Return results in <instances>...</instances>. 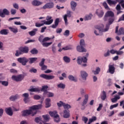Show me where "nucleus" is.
I'll return each instance as SVG.
<instances>
[{
    "label": "nucleus",
    "mask_w": 124,
    "mask_h": 124,
    "mask_svg": "<svg viewBox=\"0 0 124 124\" xmlns=\"http://www.w3.org/2000/svg\"><path fill=\"white\" fill-rule=\"evenodd\" d=\"M115 33H118V35H121V34H124V28H120L119 30V26H116L115 29Z\"/></svg>",
    "instance_id": "ddd939ff"
},
{
    "label": "nucleus",
    "mask_w": 124,
    "mask_h": 124,
    "mask_svg": "<svg viewBox=\"0 0 124 124\" xmlns=\"http://www.w3.org/2000/svg\"><path fill=\"white\" fill-rule=\"evenodd\" d=\"M121 21H124V14L118 20V22H121Z\"/></svg>",
    "instance_id": "774afa93"
},
{
    "label": "nucleus",
    "mask_w": 124,
    "mask_h": 124,
    "mask_svg": "<svg viewBox=\"0 0 124 124\" xmlns=\"http://www.w3.org/2000/svg\"><path fill=\"white\" fill-rule=\"evenodd\" d=\"M82 122H84V124H86L89 121V119L88 118H87L86 117L83 116L82 117Z\"/></svg>",
    "instance_id": "603ef678"
},
{
    "label": "nucleus",
    "mask_w": 124,
    "mask_h": 124,
    "mask_svg": "<svg viewBox=\"0 0 124 124\" xmlns=\"http://www.w3.org/2000/svg\"><path fill=\"white\" fill-rule=\"evenodd\" d=\"M108 71L110 74H114V73H115V67L114 66V64H109L108 65Z\"/></svg>",
    "instance_id": "a211bd4d"
},
{
    "label": "nucleus",
    "mask_w": 124,
    "mask_h": 124,
    "mask_svg": "<svg viewBox=\"0 0 124 124\" xmlns=\"http://www.w3.org/2000/svg\"><path fill=\"white\" fill-rule=\"evenodd\" d=\"M41 70L44 71L46 70L47 69V66L45 65H43L42 66H41Z\"/></svg>",
    "instance_id": "680f3d73"
},
{
    "label": "nucleus",
    "mask_w": 124,
    "mask_h": 124,
    "mask_svg": "<svg viewBox=\"0 0 124 124\" xmlns=\"http://www.w3.org/2000/svg\"><path fill=\"white\" fill-rule=\"evenodd\" d=\"M36 31H37V29H34L33 31H30L29 33L31 36H33L36 34Z\"/></svg>",
    "instance_id": "473e14b6"
},
{
    "label": "nucleus",
    "mask_w": 124,
    "mask_h": 124,
    "mask_svg": "<svg viewBox=\"0 0 124 124\" xmlns=\"http://www.w3.org/2000/svg\"><path fill=\"white\" fill-rule=\"evenodd\" d=\"M54 6V3L52 2L47 3L44 6H43V9H51V8H53Z\"/></svg>",
    "instance_id": "4468645a"
},
{
    "label": "nucleus",
    "mask_w": 124,
    "mask_h": 124,
    "mask_svg": "<svg viewBox=\"0 0 124 124\" xmlns=\"http://www.w3.org/2000/svg\"><path fill=\"white\" fill-rule=\"evenodd\" d=\"M28 91L29 92H40V90H39V89L37 88H31L29 89Z\"/></svg>",
    "instance_id": "4c0bfd02"
},
{
    "label": "nucleus",
    "mask_w": 124,
    "mask_h": 124,
    "mask_svg": "<svg viewBox=\"0 0 124 124\" xmlns=\"http://www.w3.org/2000/svg\"><path fill=\"white\" fill-rule=\"evenodd\" d=\"M93 73L95 75L97 74H99V72H100V68L97 67L95 71H92Z\"/></svg>",
    "instance_id": "f704fd0d"
},
{
    "label": "nucleus",
    "mask_w": 124,
    "mask_h": 124,
    "mask_svg": "<svg viewBox=\"0 0 124 124\" xmlns=\"http://www.w3.org/2000/svg\"><path fill=\"white\" fill-rule=\"evenodd\" d=\"M5 111L7 115L9 116H13V111H12V108L11 107L6 108L5 109Z\"/></svg>",
    "instance_id": "f3484780"
},
{
    "label": "nucleus",
    "mask_w": 124,
    "mask_h": 124,
    "mask_svg": "<svg viewBox=\"0 0 124 124\" xmlns=\"http://www.w3.org/2000/svg\"><path fill=\"white\" fill-rule=\"evenodd\" d=\"M116 55H123V54H124V51L116 50Z\"/></svg>",
    "instance_id": "69168bd1"
},
{
    "label": "nucleus",
    "mask_w": 124,
    "mask_h": 124,
    "mask_svg": "<svg viewBox=\"0 0 124 124\" xmlns=\"http://www.w3.org/2000/svg\"><path fill=\"white\" fill-rule=\"evenodd\" d=\"M92 17H93V15H92V14L86 16L85 18V21H87L88 20H91L92 19Z\"/></svg>",
    "instance_id": "a18cd8bd"
},
{
    "label": "nucleus",
    "mask_w": 124,
    "mask_h": 124,
    "mask_svg": "<svg viewBox=\"0 0 124 124\" xmlns=\"http://www.w3.org/2000/svg\"><path fill=\"white\" fill-rule=\"evenodd\" d=\"M96 29L98 30L99 31H102V32H105V31H107L108 30H109V27H108L107 25L106 26V28L104 30L100 29V27L97 28L96 27Z\"/></svg>",
    "instance_id": "2f4dec72"
},
{
    "label": "nucleus",
    "mask_w": 124,
    "mask_h": 124,
    "mask_svg": "<svg viewBox=\"0 0 124 124\" xmlns=\"http://www.w3.org/2000/svg\"><path fill=\"white\" fill-rule=\"evenodd\" d=\"M9 30L14 33H17L18 32V28L14 27H9Z\"/></svg>",
    "instance_id": "c85d7f7f"
},
{
    "label": "nucleus",
    "mask_w": 124,
    "mask_h": 124,
    "mask_svg": "<svg viewBox=\"0 0 124 124\" xmlns=\"http://www.w3.org/2000/svg\"><path fill=\"white\" fill-rule=\"evenodd\" d=\"M54 122H55V123H60V122H61V118H60L59 115L58 116L54 117Z\"/></svg>",
    "instance_id": "49530a36"
},
{
    "label": "nucleus",
    "mask_w": 124,
    "mask_h": 124,
    "mask_svg": "<svg viewBox=\"0 0 124 124\" xmlns=\"http://www.w3.org/2000/svg\"><path fill=\"white\" fill-rule=\"evenodd\" d=\"M42 105L39 104L37 105H34L29 108V109H26L24 110L22 112V116L23 117H27L29 115H31V116H34L36 115L37 110L39 109H41Z\"/></svg>",
    "instance_id": "f257e3e1"
},
{
    "label": "nucleus",
    "mask_w": 124,
    "mask_h": 124,
    "mask_svg": "<svg viewBox=\"0 0 124 124\" xmlns=\"http://www.w3.org/2000/svg\"><path fill=\"white\" fill-rule=\"evenodd\" d=\"M43 118L45 121H46V122L49 121V119H50L49 115L48 114L46 115H43Z\"/></svg>",
    "instance_id": "8fccbe9b"
},
{
    "label": "nucleus",
    "mask_w": 124,
    "mask_h": 124,
    "mask_svg": "<svg viewBox=\"0 0 124 124\" xmlns=\"http://www.w3.org/2000/svg\"><path fill=\"white\" fill-rule=\"evenodd\" d=\"M123 1H124V0H107V2H108V4L110 6L115 5L117 4V2H119L120 3H123Z\"/></svg>",
    "instance_id": "6e6552de"
},
{
    "label": "nucleus",
    "mask_w": 124,
    "mask_h": 124,
    "mask_svg": "<svg viewBox=\"0 0 124 124\" xmlns=\"http://www.w3.org/2000/svg\"><path fill=\"white\" fill-rule=\"evenodd\" d=\"M87 103H88V101H87L86 100H83L82 104V107L81 108V109L82 110H84L85 109V105H86V104H87Z\"/></svg>",
    "instance_id": "c03bdc74"
},
{
    "label": "nucleus",
    "mask_w": 124,
    "mask_h": 124,
    "mask_svg": "<svg viewBox=\"0 0 124 124\" xmlns=\"http://www.w3.org/2000/svg\"><path fill=\"white\" fill-rule=\"evenodd\" d=\"M106 97H107V95L106 94V92L103 91L102 92V95L101 96V98L102 100H105L106 99Z\"/></svg>",
    "instance_id": "72a5a7b5"
},
{
    "label": "nucleus",
    "mask_w": 124,
    "mask_h": 124,
    "mask_svg": "<svg viewBox=\"0 0 124 124\" xmlns=\"http://www.w3.org/2000/svg\"><path fill=\"white\" fill-rule=\"evenodd\" d=\"M11 13L12 15H15V14H16V10L14 9H12L11 10Z\"/></svg>",
    "instance_id": "e2e57ef3"
},
{
    "label": "nucleus",
    "mask_w": 124,
    "mask_h": 124,
    "mask_svg": "<svg viewBox=\"0 0 124 124\" xmlns=\"http://www.w3.org/2000/svg\"><path fill=\"white\" fill-rule=\"evenodd\" d=\"M63 117L65 119H68V118H69V117H70V113H69V111H67L66 109H65L63 111Z\"/></svg>",
    "instance_id": "4be33fe9"
},
{
    "label": "nucleus",
    "mask_w": 124,
    "mask_h": 124,
    "mask_svg": "<svg viewBox=\"0 0 124 124\" xmlns=\"http://www.w3.org/2000/svg\"><path fill=\"white\" fill-rule=\"evenodd\" d=\"M63 59L64 62H67V63L70 62V58L67 56H64Z\"/></svg>",
    "instance_id": "e433bc0d"
},
{
    "label": "nucleus",
    "mask_w": 124,
    "mask_h": 124,
    "mask_svg": "<svg viewBox=\"0 0 124 124\" xmlns=\"http://www.w3.org/2000/svg\"><path fill=\"white\" fill-rule=\"evenodd\" d=\"M84 47H85V41L84 39H81L80 41V46H78L77 47V50L78 52H80L81 53L86 52L87 49L84 48Z\"/></svg>",
    "instance_id": "39448f33"
},
{
    "label": "nucleus",
    "mask_w": 124,
    "mask_h": 124,
    "mask_svg": "<svg viewBox=\"0 0 124 124\" xmlns=\"http://www.w3.org/2000/svg\"><path fill=\"white\" fill-rule=\"evenodd\" d=\"M117 50L115 49H111L109 51V53L112 54V55H114V54H116Z\"/></svg>",
    "instance_id": "0e129e2a"
},
{
    "label": "nucleus",
    "mask_w": 124,
    "mask_h": 124,
    "mask_svg": "<svg viewBox=\"0 0 124 124\" xmlns=\"http://www.w3.org/2000/svg\"><path fill=\"white\" fill-rule=\"evenodd\" d=\"M17 62L21 63L22 65L25 66L29 62V59L26 57H20L17 59Z\"/></svg>",
    "instance_id": "0eeeda50"
},
{
    "label": "nucleus",
    "mask_w": 124,
    "mask_h": 124,
    "mask_svg": "<svg viewBox=\"0 0 124 124\" xmlns=\"http://www.w3.org/2000/svg\"><path fill=\"white\" fill-rule=\"evenodd\" d=\"M1 83L2 86H4V87H7L8 86V81H1L0 80V83Z\"/></svg>",
    "instance_id": "a19ab883"
},
{
    "label": "nucleus",
    "mask_w": 124,
    "mask_h": 124,
    "mask_svg": "<svg viewBox=\"0 0 124 124\" xmlns=\"http://www.w3.org/2000/svg\"><path fill=\"white\" fill-rule=\"evenodd\" d=\"M47 95V97H53L54 96V94L51 92H47L46 93Z\"/></svg>",
    "instance_id": "5fc2aeb1"
},
{
    "label": "nucleus",
    "mask_w": 124,
    "mask_h": 124,
    "mask_svg": "<svg viewBox=\"0 0 124 124\" xmlns=\"http://www.w3.org/2000/svg\"><path fill=\"white\" fill-rule=\"evenodd\" d=\"M31 3L34 6H39V5H41L43 3L38 0H34L32 1Z\"/></svg>",
    "instance_id": "6ab92c4d"
},
{
    "label": "nucleus",
    "mask_w": 124,
    "mask_h": 124,
    "mask_svg": "<svg viewBox=\"0 0 124 124\" xmlns=\"http://www.w3.org/2000/svg\"><path fill=\"white\" fill-rule=\"evenodd\" d=\"M45 62V59L43 58L42 59L41 62L39 63V66H42V65H44Z\"/></svg>",
    "instance_id": "6e6d98bb"
},
{
    "label": "nucleus",
    "mask_w": 124,
    "mask_h": 124,
    "mask_svg": "<svg viewBox=\"0 0 124 124\" xmlns=\"http://www.w3.org/2000/svg\"><path fill=\"white\" fill-rule=\"evenodd\" d=\"M96 14L98 16L99 18H102L104 15V12L102 10L98 9L96 11Z\"/></svg>",
    "instance_id": "2eb2a0df"
},
{
    "label": "nucleus",
    "mask_w": 124,
    "mask_h": 124,
    "mask_svg": "<svg viewBox=\"0 0 124 124\" xmlns=\"http://www.w3.org/2000/svg\"><path fill=\"white\" fill-rule=\"evenodd\" d=\"M52 42L49 43H46V42H43L42 45H43V47H48V46H50V45H51Z\"/></svg>",
    "instance_id": "58836bf2"
},
{
    "label": "nucleus",
    "mask_w": 124,
    "mask_h": 124,
    "mask_svg": "<svg viewBox=\"0 0 124 124\" xmlns=\"http://www.w3.org/2000/svg\"><path fill=\"white\" fill-rule=\"evenodd\" d=\"M121 99V96L118 95H116L115 96H114V97L112 98L111 100V102H112V103H116V102H117V101H118V100H119V99Z\"/></svg>",
    "instance_id": "b1692460"
},
{
    "label": "nucleus",
    "mask_w": 124,
    "mask_h": 124,
    "mask_svg": "<svg viewBox=\"0 0 124 124\" xmlns=\"http://www.w3.org/2000/svg\"><path fill=\"white\" fill-rule=\"evenodd\" d=\"M30 52L32 55H36V54L38 53V50H37V49L36 48H33L31 50Z\"/></svg>",
    "instance_id": "79ce46f5"
},
{
    "label": "nucleus",
    "mask_w": 124,
    "mask_h": 124,
    "mask_svg": "<svg viewBox=\"0 0 124 124\" xmlns=\"http://www.w3.org/2000/svg\"><path fill=\"white\" fill-rule=\"evenodd\" d=\"M103 6H104V8L106 9L107 10H110V8H109L108 4L106 1H104L103 3Z\"/></svg>",
    "instance_id": "ea45409f"
},
{
    "label": "nucleus",
    "mask_w": 124,
    "mask_h": 124,
    "mask_svg": "<svg viewBox=\"0 0 124 124\" xmlns=\"http://www.w3.org/2000/svg\"><path fill=\"white\" fill-rule=\"evenodd\" d=\"M29 72L31 73H36V72H37V70L34 69V68H32L29 70Z\"/></svg>",
    "instance_id": "864d4df0"
},
{
    "label": "nucleus",
    "mask_w": 124,
    "mask_h": 124,
    "mask_svg": "<svg viewBox=\"0 0 124 124\" xmlns=\"http://www.w3.org/2000/svg\"><path fill=\"white\" fill-rule=\"evenodd\" d=\"M70 34V31H69V30H66L65 31V32L63 33V35H64V36H69V35Z\"/></svg>",
    "instance_id": "3c124183"
},
{
    "label": "nucleus",
    "mask_w": 124,
    "mask_h": 124,
    "mask_svg": "<svg viewBox=\"0 0 124 124\" xmlns=\"http://www.w3.org/2000/svg\"><path fill=\"white\" fill-rule=\"evenodd\" d=\"M116 10H121L122 9V7H121V3H119L116 7Z\"/></svg>",
    "instance_id": "4d7b16f0"
},
{
    "label": "nucleus",
    "mask_w": 124,
    "mask_h": 124,
    "mask_svg": "<svg viewBox=\"0 0 124 124\" xmlns=\"http://www.w3.org/2000/svg\"><path fill=\"white\" fill-rule=\"evenodd\" d=\"M102 107H103V106H102V104H100L99 105V106L98 107V108H97V111H100V110H101V109L102 108Z\"/></svg>",
    "instance_id": "052dcab7"
},
{
    "label": "nucleus",
    "mask_w": 124,
    "mask_h": 124,
    "mask_svg": "<svg viewBox=\"0 0 124 124\" xmlns=\"http://www.w3.org/2000/svg\"><path fill=\"white\" fill-rule=\"evenodd\" d=\"M46 20H42V22H44L45 25H51L53 22H54V19H52V16H47L46 17Z\"/></svg>",
    "instance_id": "9d476101"
},
{
    "label": "nucleus",
    "mask_w": 124,
    "mask_h": 124,
    "mask_svg": "<svg viewBox=\"0 0 124 124\" xmlns=\"http://www.w3.org/2000/svg\"><path fill=\"white\" fill-rule=\"evenodd\" d=\"M59 23H60V18H57L55 20L54 24H53L51 26V28H52V29H56L57 26H59Z\"/></svg>",
    "instance_id": "5701e85b"
},
{
    "label": "nucleus",
    "mask_w": 124,
    "mask_h": 124,
    "mask_svg": "<svg viewBox=\"0 0 124 124\" xmlns=\"http://www.w3.org/2000/svg\"><path fill=\"white\" fill-rule=\"evenodd\" d=\"M5 15L8 16L9 15V11L6 9H4L2 11L0 10V16L2 18H4L5 17Z\"/></svg>",
    "instance_id": "f8f14e48"
},
{
    "label": "nucleus",
    "mask_w": 124,
    "mask_h": 124,
    "mask_svg": "<svg viewBox=\"0 0 124 124\" xmlns=\"http://www.w3.org/2000/svg\"><path fill=\"white\" fill-rule=\"evenodd\" d=\"M19 50H16L15 56L16 57H19V56L23 54H28L29 53V47L28 46H21L18 48Z\"/></svg>",
    "instance_id": "7ed1b4c3"
},
{
    "label": "nucleus",
    "mask_w": 124,
    "mask_h": 124,
    "mask_svg": "<svg viewBox=\"0 0 124 124\" xmlns=\"http://www.w3.org/2000/svg\"><path fill=\"white\" fill-rule=\"evenodd\" d=\"M40 77H41V78H43V79H46V80H52V79L55 78V76H54L48 75L44 74L40 75Z\"/></svg>",
    "instance_id": "9b49d317"
},
{
    "label": "nucleus",
    "mask_w": 124,
    "mask_h": 124,
    "mask_svg": "<svg viewBox=\"0 0 124 124\" xmlns=\"http://www.w3.org/2000/svg\"><path fill=\"white\" fill-rule=\"evenodd\" d=\"M63 107L65 109H67L68 110V109H69V108H71V106L68 104H65V103H64Z\"/></svg>",
    "instance_id": "37998d69"
},
{
    "label": "nucleus",
    "mask_w": 124,
    "mask_h": 124,
    "mask_svg": "<svg viewBox=\"0 0 124 124\" xmlns=\"http://www.w3.org/2000/svg\"><path fill=\"white\" fill-rule=\"evenodd\" d=\"M64 104V103L60 101L59 103H57V105L58 107H62V106L63 107V105Z\"/></svg>",
    "instance_id": "13d9d810"
},
{
    "label": "nucleus",
    "mask_w": 124,
    "mask_h": 124,
    "mask_svg": "<svg viewBox=\"0 0 124 124\" xmlns=\"http://www.w3.org/2000/svg\"><path fill=\"white\" fill-rule=\"evenodd\" d=\"M41 23H39L38 22H36L35 23V27L37 28H40V27H42L43 26H44L45 25V22H42V20L41 21Z\"/></svg>",
    "instance_id": "7c9ffc66"
},
{
    "label": "nucleus",
    "mask_w": 124,
    "mask_h": 124,
    "mask_svg": "<svg viewBox=\"0 0 124 124\" xmlns=\"http://www.w3.org/2000/svg\"><path fill=\"white\" fill-rule=\"evenodd\" d=\"M77 6V3L73 1L71 2V7L73 11H75V9Z\"/></svg>",
    "instance_id": "bb28decb"
},
{
    "label": "nucleus",
    "mask_w": 124,
    "mask_h": 124,
    "mask_svg": "<svg viewBox=\"0 0 124 124\" xmlns=\"http://www.w3.org/2000/svg\"><path fill=\"white\" fill-rule=\"evenodd\" d=\"M55 38V36H53L52 38H49L48 37H46L43 39V36H40L38 40L41 43H43V42H46V41H48L49 40H51V39H54Z\"/></svg>",
    "instance_id": "1a4fd4ad"
},
{
    "label": "nucleus",
    "mask_w": 124,
    "mask_h": 124,
    "mask_svg": "<svg viewBox=\"0 0 124 124\" xmlns=\"http://www.w3.org/2000/svg\"><path fill=\"white\" fill-rule=\"evenodd\" d=\"M68 79L70 81H73L74 82H77L78 81V79H77V78H75L72 75H69L68 76Z\"/></svg>",
    "instance_id": "c756f323"
},
{
    "label": "nucleus",
    "mask_w": 124,
    "mask_h": 124,
    "mask_svg": "<svg viewBox=\"0 0 124 124\" xmlns=\"http://www.w3.org/2000/svg\"><path fill=\"white\" fill-rule=\"evenodd\" d=\"M49 114L51 117H53V118H55L56 117H58V112L57 111H49Z\"/></svg>",
    "instance_id": "a878e982"
},
{
    "label": "nucleus",
    "mask_w": 124,
    "mask_h": 124,
    "mask_svg": "<svg viewBox=\"0 0 124 124\" xmlns=\"http://www.w3.org/2000/svg\"><path fill=\"white\" fill-rule=\"evenodd\" d=\"M57 87L60 89H64L65 88V85L62 83H60L57 85Z\"/></svg>",
    "instance_id": "09e8293b"
},
{
    "label": "nucleus",
    "mask_w": 124,
    "mask_h": 124,
    "mask_svg": "<svg viewBox=\"0 0 124 124\" xmlns=\"http://www.w3.org/2000/svg\"><path fill=\"white\" fill-rule=\"evenodd\" d=\"M33 98L36 100H38V99H40V98H41V97L38 95H35L33 97Z\"/></svg>",
    "instance_id": "bf43d9fd"
},
{
    "label": "nucleus",
    "mask_w": 124,
    "mask_h": 124,
    "mask_svg": "<svg viewBox=\"0 0 124 124\" xmlns=\"http://www.w3.org/2000/svg\"><path fill=\"white\" fill-rule=\"evenodd\" d=\"M81 77L82 80L86 81L87 80V78L88 77V73L84 71H81L80 72Z\"/></svg>",
    "instance_id": "dca6fc26"
},
{
    "label": "nucleus",
    "mask_w": 124,
    "mask_h": 124,
    "mask_svg": "<svg viewBox=\"0 0 124 124\" xmlns=\"http://www.w3.org/2000/svg\"><path fill=\"white\" fill-rule=\"evenodd\" d=\"M47 89H48V86L45 85L44 86H42V89H41V92H44V95H45L47 93L48 91H47Z\"/></svg>",
    "instance_id": "cd10ccee"
},
{
    "label": "nucleus",
    "mask_w": 124,
    "mask_h": 124,
    "mask_svg": "<svg viewBox=\"0 0 124 124\" xmlns=\"http://www.w3.org/2000/svg\"><path fill=\"white\" fill-rule=\"evenodd\" d=\"M29 63L30 64H32V63H33L35 62L36 61H37V58L36 57H33V58H29Z\"/></svg>",
    "instance_id": "393cba45"
},
{
    "label": "nucleus",
    "mask_w": 124,
    "mask_h": 124,
    "mask_svg": "<svg viewBox=\"0 0 124 124\" xmlns=\"http://www.w3.org/2000/svg\"><path fill=\"white\" fill-rule=\"evenodd\" d=\"M118 106H119V103H116V104L111 105L110 106L109 109H110V110H112L114 108H117V107H118Z\"/></svg>",
    "instance_id": "de8ad7c7"
},
{
    "label": "nucleus",
    "mask_w": 124,
    "mask_h": 124,
    "mask_svg": "<svg viewBox=\"0 0 124 124\" xmlns=\"http://www.w3.org/2000/svg\"><path fill=\"white\" fill-rule=\"evenodd\" d=\"M104 20L105 21H107L108 20V25H112L113 22L115 21V14L111 11H108L107 13H106Z\"/></svg>",
    "instance_id": "f03ea898"
},
{
    "label": "nucleus",
    "mask_w": 124,
    "mask_h": 124,
    "mask_svg": "<svg viewBox=\"0 0 124 124\" xmlns=\"http://www.w3.org/2000/svg\"><path fill=\"white\" fill-rule=\"evenodd\" d=\"M25 76L23 74L18 75L17 76H12V79L16 82H21L24 79Z\"/></svg>",
    "instance_id": "423d86ee"
},
{
    "label": "nucleus",
    "mask_w": 124,
    "mask_h": 124,
    "mask_svg": "<svg viewBox=\"0 0 124 124\" xmlns=\"http://www.w3.org/2000/svg\"><path fill=\"white\" fill-rule=\"evenodd\" d=\"M52 51L54 54H55V53H56V46H52Z\"/></svg>",
    "instance_id": "338daca9"
},
{
    "label": "nucleus",
    "mask_w": 124,
    "mask_h": 124,
    "mask_svg": "<svg viewBox=\"0 0 124 124\" xmlns=\"http://www.w3.org/2000/svg\"><path fill=\"white\" fill-rule=\"evenodd\" d=\"M18 98H20V96L16 94L15 95H12L10 97L9 99L10 101H15L16 99H18Z\"/></svg>",
    "instance_id": "aec40b11"
},
{
    "label": "nucleus",
    "mask_w": 124,
    "mask_h": 124,
    "mask_svg": "<svg viewBox=\"0 0 124 124\" xmlns=\"http://www.w3.org/2000/svg\"><path fill=\"white\" fill-rule=\"evenodd\" d=\"M8 32H7V30L6 29H3L0 31V34L4 35H6L8 34Z\"/></svg>",
    "instance_id": "c9c22d12"
},
{
    "label": "nucleus",
    "mask_w": 124,
    "mask_h": 124,
    "mask_svg": "<svg viewBox=\"0 0 124 124\" xmlns=\"http://www.w3.org/2000/svg\"><path fill=\"white\" fill-rule=\"evenodd\" d=\"M22 96L24 97L23 101L25 103H27L28 101H29V96H30V95L29 94V93H24L22 94Z\"/></svg>",
    "instance_id": "412c9836"
},
{
    "label": "nucleus",
    "mask_w": 124,
    "mask_h": 124,
    "mask_svg": "<svg viewBox=\"0 0 124 124\" xmlns=\"http://www.w3.org/2000/svg\"><path fill=\"white\" fill-rule=\"evenodd\" d=\"M88 57H89V53L86 54V57H79L77 60V62L78 64H81L82 66L84 67L87 66V63H86V62H88V59H87Z\"/></svg>",
    "instance_id": "20e7f679"
}]
</instances>
